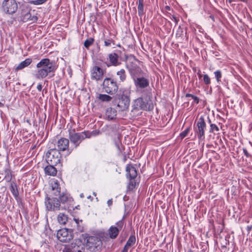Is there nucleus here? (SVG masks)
<instances>
[{"mask_svg": "<svg viewBox=\"0 0 252 252\" xmlns=\"http://www.w3.org/2000/svg\"><path fill=\"white\" fill-rule=\"evenodd\" d=\"M36 67L37 70L35 71L34 76L38 79H43L50 74H52L50 77L53 76L57 68L55 62L48 58L41 59L36 64Z\"/></svg>", "mask_w": 252, "mask_h": 252, "instance_id": "f257e3e1", "label": "nucleus"}, {"mask_svg": "<svg viewBox=\"0 0 252 252\" xmlns=\"http://www.w3.org/2000/svg\"><path fill=\"white\" fill-rule=\"evenodd\" d=\"M69 138L75 148H77L80 143L86 138H90L92 134L88 132H76L75 129L68 130Z\"/></svg>", "mask_w": 252, "mask_h": 252, "instance_id": "f03ea898", "label": "nucleus"}, {"mask_svg": "<svg viewBox=\"0 0 252 252\" xmlns=\"http://www.w3.org/2000/svg\"><path fill=\"white\" fill-rule=\"evenodd\" d=\"M102 88L103 91L110 94H116L119 89V84L116 80L111 77H106L103 81Z\"/></svg>", "mask_w": 252, "mask_h": 252, "instance_id": "7ed1b4c3", "label": "nucleus"}, {"mask_svg": "<svg viewBox=\"0 0 252 252\" xmlns=\"http://www.w3.org/2000/svg\"><path fill=\"white\" fill-rule=\"evenodd\" d=\"M73 199L69 195L67 194H63L60 196L59 198L56 197L50 198L46 196L45 200V205H60V203L62 204H68L70 205L73 202Z\"/></svg>", "mask_w": 252, "mask_h": 252, "instance_id": "20e7f679", "label": "nucleus"}, {"mask_svg": "<svg viewBox=\"0 0 252 252\" xmlns=\"http://www.w3.org/2000/svg\"><path fill=\"white\" fill-rule=\"evenodd\" d=\"M130 92L128 89H125L120 94L117 106L121 111L127 109L130 104Z\"/></svg>", "mask_w": 252, "mask_h": 252, "instance_id": "39448f33", "label": "nucleus"}, {"mask_svg": "<svg viewBox=\"0 0 252 252\" xmlns=\"http://www.w3.org/2000/svg\"><path fill=\"white\" fill-rule=\"evenodd\" d=\"M61 155L56 148L50 149L46 154V160L48 164L58 165L60 163Z\"/></svg>", "mask_w": 252, "mask_h": 252, "instance_id": "423d86ee", "label": "nucleus"}, {"mask_svg": "<svg viewBox=\"0 0 252 252\" xmlns=\"http://www.w3.org/2000/svg\"><path fill=\"white\" fill-rule=\"evenodd\" d=\"M100 239L96 236H89L87 238L86 247L92 252H95L98 247L101 245Z\"/></svg>", "mask_w": 252, "mask_h": 252, "instance_id": "0eeeda50", "label": "nucleus"}, {"mask_svg": "<svg viewBox=\"0 0 252 252\" xmlns=\"http://www.w3.org/2000/svg\"><path fill=\"white\" fill-rule=\"evenodd\" d=\"M126 67L128 70L129 73L133 80L143 75V71L135 63L131 62L129 64H127Z\"/></svg>", "mask_w": 252, "mask_h": 252, "instance_id": "6e6552de", "label": "nucleus"}, {"mask_svg": "<svg viewBox=\"0 0 252 252\" xmlns=\"http://www.w3.org/2000/svg\"><path fill=\"white\" fill-rule=\"evenodd\" d=\"M57 237L62 242H68L73 239L72 231L67 228H63L58 230Z\"/></svg>", "mask_w": 252, "mask_h": 252, "instance_id": "1a4fd4ad", "label": "nucleus"}, {"mask_svg": "<svg viewBox=\"0 0 252 252\" xmlns=\"http://www.w3.org/2000/svg\"><path fill=\"white\" fill-rule=\"evenodd\" d=\"M206 127V125L204 117L201 116L197 122L196 128L195 130L199 140H203L205 138V129Z\"/></svg>", "mask_w": 252, "mask_h": 252, "instance_id": "9d476101", "label": "nucleus"}, {"mask_svg": "<svg viewBox=\"0 0 252 252\" xmlns=\"http://www.w3.org/2000/svg\"><path fill=\"white\" fill-rule=\"evenodd\" d=\"M18 8V5L15 0H4L2 3V9L7 14L14 13Z\"/></svg>", "mask_w": 252, "mask_h": 252, "instance_id": "9b49d317", "label": "nucleus"}, {"mask_svg": "<svg viewBox=\"0 0 252 252\" xmlns=\"http://www.w3.org/2000/svg\"><path fill=\"white\" fill-rule=\"evenodd\" d=\"M133 107L134 109L137 110H150V105L148 102L144 101V98L142 96L139 97L136 99L133 102Z\"/></svg>", "mask_w": 252, "mask_h": 252, "instance_id": "f8f14e48", "label": "nucleus"}, {"mask_svg": "<svg viewBox=\"0 0 252 252\" xmlns=\"http://www.w3.org/2000/svg\"><path fill=\"white\" fill-rule=\"evenodd\" d=\"M133 82L137 90L144 89L149 86V80L143 75L134 79Z\"/></svg>", "mask_w": 252, "mask_h": 252, "instance_id": "ddd939ff", "label": "nucleus"}, {"mask_svg": "<svg viewBox=\"0 0 252 252\" xmlns=\"http://www.w3.org/2000/svg\"><path fill=\"white\" fill-rule=\"evenodd\" d=\"M104 76V70L99 66H94L91 69V77L92 80L99 81Z\"/></svg>", "mask_w": 252, "mask_h": 252, "instance_id": "4468645a", "label": "nucleus"}, {"mask_svg": "<svg viewBox=\"0 0 252 252\" xmlns=\"http://www.w3.org/2000/svg\"><path fill=\"white\" fill-rule=\"evenodd\" d=\"M20 11L22 18V20L23 22L32 20V19H31V9L26 4H23L20 6Z\"/></svg>", "mask_w": 252, "mask_h": 252, "instance_id": "2eb2a0df", "label": "nucleus"}, {"mask_svg": "<svg viewBox=\"0 0 252 252\" xmlns=\"http://www.w3.org/2000/svg\"><path fill=\"white\" fill-rule=\"evenodd\" d=\"M71 245L73 252H85L86 245L80 239H75Z\"/></svg>", "mask_w": 252, "mask_h": 252, "instance_id": "dca6fc26", "label": "nucleus"}, {"mask_svg": "<svg viewBox=\"0 0 252 252\" xmlns=\"http://www.w3.org/2000/svg\"><path fill=\"white\" fill-rule=\"evenodd\" d=\"M69 140L65 138H62L57 142V150L64 151L68 150Z\"/></svg>", "mask_w": 252, "mask_h": 252, "instance_id": "f3484780", "label": "nucleus"}, {"mask_svg": "<svg viewBox=\"0 0 252 252\" xmlns=\"http://www.w3.org/2000/svg\"><path fill=\"white\" fill-rule=\"evenodd\" d=\"M126 176L129 179H134L137 176V171L136 168L132 165H127L126 167Z\"/></svg>", "mask_w": 252, "mask_h": 252, "instance_id": "a211bd4d", "label": "nucleus"}, {"mask_svg": "<svg viewBox=\"0 0 252 252\" xmlns=\"http://www.w3.org/2000/svg\"><path fill=\"white\" fill-rule=\"evenodd\" d=\"M50 186L53 191V194L57 196L60 194L61 192V188L58 181L57 180H53L51 182Z\"/></svg>", "mask_w": 252, "mask_h": 252, "instance_id": "6ab92c4d", "label": "nucleus"}, {"mask_svg": "<svg viewBox=\"0 0 252 252\" xmlns=\"http://www.w3.org/2000/svg\"><path fill=\"white\" fill-rule=\"evenodd\" d=\"M105 116L108 120H113L116 117L117 111L113 108L109 107L106 110Z\"/></svg>", "mask_w": 252, "mask_h": 252, "instance_id": "aec40b11", "label": "nucleus"}, {"mask_svg": "<svg viewBox=\"0 0 252 252\" xmlns=\"http://www.w3.org/2000/svg\"><path fill=\"white\" fill-rule=\"evenodd\" d=\"M57 165L49 164L45 167L44 171L46 174L50 176H55L57 174V170L55 167Z\"/></svg>", "mask_w": 252, "mask_h": 252, "instance_id": "412c9836", "label": "nucleus"}, {"mask_svg": "<svg viewBox=\"0 0 252 252\" xmlns=\"http://www.w3.org/2000/svg\"><path fill=\"white\" fill-rule=\"evenodd\" d=\"M32 62V60L31 58H27L25 61L20 63L15 68V70L18 71L21 70L26 67L28 66Z\"/></svg>", "mask_w": 252, "mask_h": 252, "instance_id": "4be33fe9", "label": "nucleus"}, {"mask_svg": "<svg viewBox=\"0 0 252 252\" xmlns=\"http://www.w3.org/2000/svg\"><path fill=\"white\" fill-rule=\"evenodd\" d=\"M109 60L112 65L114 66H117L119 64L118 63V55L115 53H111L109 54Z\"/></svg>", "mask_w": 252, "mask_h": 252, "instance_id": "5701e85b", "label": "nucleus"}, {"mask_svg": "<svg viewBox=\"0 0 252 252\" xmlns=\"http://www.w3.org/2000/svg\"><path fill=\"white\" fill-rule=\"evenodd\" d=\"M116 75L118 77L119 82L120 83L124 82L126 80V74L124 69H121L116 72Z\"/></svg>", "mask_w": 252, "mask_h": 252, "instance_id": "b1692460", "label": "nucleus"}, {"mask_svg": "<svg viewBox=\"0 0 252 252\" xmlns=\"http://www.w3.org/2000/svg\"><path fill=\"white\" fill-rule=\"evenodd\" d=\"M109 235L111 238L115 239L118 235L119 233V228L116 226H111L109 229Z\"/></svg>", "mask_w": 252, "mask_h": 252, "instance_id": "393cba45", "label": "nucleus"}, {"mask_svg": "<svg viewBox=\"0 0 252 252\" xmlns=\"http://www.w3.org/2000/svg\"><path fill=\"white\" fill-rule=\"evenodd\" d=\"M10 190L15 197L16 198L18 196L19 192L15 182L13 181L11 182L10 186Z\"/></svg>", "mask_w": 252, "mask_h": 252, "instance_id": "a878e982", "label": "nucleus"}, {"mask_svg": "<svg viewBox=\"0 0 252 252\" xmlns=\"http://www.w3.org/2000/svg\"><path fill=\"white\" fill-rule=\"evenodd\" d=\"M97 98L100 101L105 102H110L112 99L111 96L106 94H99Z\"/></svg>", "mask_w": 252, "mask_h": 252, "instance_id": "bb28decb", "label": "nucleus"}, {"mask_svg": "<svg viewBox=\"0 0 252 252\" xmlns=\"http://www.w3.org/2000/svg\"><path fill=\"white\" fill-rule=\"evenodd\" d=\"M67 220H68V218H67V216L63 214V213H60L59 215H58V222L61 224H65L66 222V221H67Z\"/></svg>", "mask_w": 252, "mask_h": 252, "instance_id": "cd10ccee", "label": "nucleus"}, {"mask_svg": "<svg viewBox=\"0 0 252 252\" xmlns=\"http://www.w3.org/2000/svg\"><path fill=\"white\" fill-rule=\"evenodd\" d=\"M12 179V175L11 171L8 169H6L4 170V180L7 182H10Z\"/></svg>", "mask_w": 252, "mask_h": 252, "instance_id": "c85d7f7f", "label": "nucleus"}, {"mask_svg": "<svg viewBox=\"0 0 252 252\" xmlns=\"http://www.w3.org/2000/svg\"><path fill=\"white\" fill-rule=\"evenodd\" d=\"M136 241V238L135 236L131 235L129 237L128 240L127 241L125 246L127 248H129L130 247L134 245Z\"/></svg>", "mask_w": 252, "mask_h": 252, "instance_id": "c756f323", "label": "nucleus"}, {"mask_svg": "<svg viewBox=\"0 0 252 252\" xmlns=\"http://www.w3.org/2000/svg\"><path fill=\"white\" fill-rule=\"evenodd\" d=\"M138 14L139 16H141L144 13L143 0H138Z\"/></svg>", "mask_w": 252, "mask_h": 252, "instance_id": "7c9ffc66", "label": "nucleus"}, {"mask_svg": "<svg viewBox=\"0 0 252 252\" xmlns=\"http://www.w3.org/2000/svg\"><path fill=\"white\" fill-rule=\"evenodd\" d=\"M94 40L93 38H89L84 41V45L86 48L88 49L94 43Z\"/></svg>", "mask_w": 252, "mask_h": 252, "instance_id": "2f4dec72", "label": "nucleus"}, {"mask_svg": "<svg viewBox=\"0 0 252 252\" xmlns=\"http://www.w3.org/2000/svg\"><path fill=\"white\" fill-rule=\"evenodd\" d=\"M115 145L117 147V149L119 151H121V146H122V143L121 142L120 137L118 136L117 138L114 140Z\"/></svg>", "mask_w": 252, "mask_h": 252, "instance_id": "473e14b6", "label": "nucleus"}, {"mask_svg": "<svg viewBox=\"0 0 252 252\" xmlns=\"http://www.w3.org/2000/svg\"><path fill=\"white\" fill-rule=\"evenodd\" d=\"M136 182L134 179H130L127 189L128 190H132L135 187Z\"/></svg>", "mask_w": 252, "mask_h": 252, "instance_id": "72a5a7b5", "label": "nucleus"}, {"mask_svg": "<svg viewBox=\"0 0 252 252\" xmlns=\"http://www.w3.org/2000/svg\"><path fill=\"white\" fill-rule=\"evenodd\" d=\"M214 74L217 82H219L220 81V78H221V72L220 70H218L214 72Z\"/></svg>", "mask_w": 252, "mask_h": 252, "instance_id": "f704fd0d", "label": "nucleus"}, {"mask_svg": "<svg viewBox=\"0 0 252 252\" xmlns=\"http://www.w3.org/2000/svg\"><path fill=\"white\" fill-rule=\"evenodd\" d=\"M112 43H113V45L115 44L114 41L112 39H105L104 40V45L106 47L110 46Z\"/></svg>", "mask_w": 252, "mask_h": 252, "instance_id": "c9c22d12", "label": "nucleus"}, {"mask_svg": "<svg viewBox=\"0 0 252 252\" xmlns=\"http://www.w3.org/2000/svg\"><path fill=\"white\" fill-rule=\"evenodd\" d=\"M214 131H219V128L215 124H211L210 132H213Z\"/></svg>", "mask_w": 252, "mask_h": 252, "instance_id": "e433bc0d", "label": "nucleus"}, {"mask_svg": "<svg viewBox=\"0 0 252 252\" xmlns=\"http://www.w3.org/2000/svg\"><path fill=\"white\" fill-rule=\"evenodd\" d=\"M47 1V0H32L30 2L31 3L33 4L34 5H40L44 3Z\"/></svg>", "mask_w": 252, "mask_h": 252, "instance_id": "4c0bfd02", "label": "nucleus"}, {"mask_svg": "<svg viewBox=\"0 0 252 252\" xmlns=\"http://www.w3.org/2000/svg\"><path fill=\"white\" fill-rule=\"evenodd\" d=\"M203 81L206 85H209L210 84V78L207 74H205L203 76Z\"/></svg>", "mask_w": 252, "mask_h": 252, "instance_id": "58836bf2", "label": "nucleus"}, {"mask_svg": "<svg viewBox=\"0 0 252 252\" xmlns=\"http://www.w3.org/2000/svg\"><path fill=\"white\" fill-rule=\"evenodd\" d=\"M189 127H188L184 131H183L182 132L180 133V136L182 138H184L188 134L189 131Z\"/></svg>", "mask_w": 252, "mask_h": 252, "instance_id": "ea45409f", "label": "nucleus"}, {"mask_svg": "<svg viewBox=\"0 0 252 252\" xmlns=\"http://www.w3.org/2000/svg\"><path fill=\"white\" fill-rule=\"evenodd\" d=\"M117 227L119 228V231L121 230L123 225H124V221L123 220H119L116 223Z\"/></svg>", "mask_w": 252, "mask_h": 252, "instance_id": "a19ab883", "label": "nucleus"}, {"mask_svg": "<svg viewBox=\"0 0 252 252\" xmlns=\"http://www.w3.org/2000/svg\"><path fill=\"white\" fill-rule=\"evenodd\" d=\"M171 19L174 21L175 25L177 24L179 20L175 16H172Z\"/></svg>", "mask_w": 252, "mask_h": 252, "instance_id": "79ce46f5", "label": "nucleus"}, {"mask_svg": "<svg viewBox=\"0 0 252 252\" xmlns=\"http://www.w3.org/2000/svg\"><path fill=\"white\" fill-rule=\"evenodd\" d=\"M194 101V102L196 103V104H198L199 102V99L198 97H197L196 96H193V98H192Z\"/></svg>", "mask_w": 252, "mask_h": 252, "instance_id": "37998d69", "label": "nucleus"}, {"mask_svg": "<svg viewBox=\"0 0 252 252\" xmlns=\"http://www.w3.org/2000/svg\"><path fill=\"white\" fill-rule=\"evenodd\" d=\"M243 153L247 157H250V155L246 149H243Z\"/></svg>", "mask_w": 252, "mask_h": 252, "instance_id": "c03bdc74", "label": "nucleus"}, {"mask_svg": "<svg viewBox=\"0 0 252 252\" xmlns=\"http://www.w3.org/2000/svg\"><path fill=\"white\" fill-rule=\"evenodd\" d=\"M37 89L39 92H41L42 91V86L41 84L39 83L38 84V85L37 86Z\"/></svg>", "mask_w": 252, "mask_h": 252, "instance_id": "a18cd8bd", "label": "nucleus"}, {"mask_svg": "<svg viewBox=\"0 0 252 252\" xmlns=\"http://www.w3.org/2000/svg\"><path fill=\"white\" fill-rule=\"evenodd\" d=\"M77 227V229L78 231L80 232L83 231V227L80 225L79 224L78 225H76Z\"/></svg>", "mask_w": 252, "mask_h": 252, "instance_id": "49530a36", "label": "nucleus"}, {"mask_svg": "<svg viewBox=\"0 0 252 252\" xmlns=\"http://www.w3.org/2000/svg\"><path fill=\"white\" fill-rule=\"evenodd\" d=\"M74 220L76 225H78L80 222H82V220H79L78 219H74Z\"/></svg>", "mask_w": 252, "mask_h": 252, "instance_id": "de8ad7c7", "label": "nucleus"}, {"mask_svg": "<svg viewBox=\"0 0 252 252\" xmlns=\"http://www.w3.org/2000/svg\"><path fill=\"white\" fill-rule=\"evenodd\" d=\"M252 225H248L246 227V229L248 233L250 232V231L252 230Z\"/></svg>", "mask_w": 252, "mask_h": 252, "instance_id": "09e8293b", "label": "nucleus"}, {"mask_svg": "<svg viewBox=\"0 0 252 252\" xmlns=\"http://www.w3.org/2000/svg\"><path fill=\"white\" fill-rule=\"evenodd\" d=\"M129 248L126 247V246H124L123 250L121 252H127Z\"/></svg>", "mask_w": 252, "mask_h": 252, "instance_id": "8fccbe9b", "label": "nucleus"}, {"mask_svg": "<svg viewBox=\"0 0 252 252\" xmlns=\"http://www.w3.org/2000/svg\"><path fill=\"white\" fill-rule=\"evenodd\" d=\"M183 32V31L181 30L180 31H177V32L176 33L177 36H180Z\"/></svg>", "mask_w": 252, "mask_h": 252, "instance_id": "3c124183", "label": "nucleus"}, {"mask_svg": "<svg viewBox=\"0 0 252 252\" xmlns=\"http://www.w3.org/2000/svg\"><path fill=\"white\" fill-rule=\"evenodd\" d=\"M194 95L192 94H186V97H191L192 98H193V96H194Z\"/></svg>", "mask_w": 252, "mask_h": 252, "instance_id": "603ef678", "label": "nucleus"}, {"mask_svg": "<svg viewBox=\"0 0 252 252\" xmlns=\"http://www.w3.org/2000/svg\"><path fill=\"white\" fill-rule=\"evenodd\" d=\"M235 207H236L237 208H239V206H231L232 210L235 211V213H237V211H235Z\"/></svg>", "mask_w": 252, "mask_h": 252, "instance_id": "864d4df0", "label": "nucleus"}, {"mask_svg": "<svg viewBox=\"0 0 252 252\" xmlns=\"http://www.w3.org/2000/svg\"><path fill=\"white\" fill-rule=\"evenodd\" d=\"M113 203L112 199H109L107 201V204L108 205H111Z\"/></svg>", "mask_w": 252, "mask_h": 252, "instance_id": "5fc2aeb1", "label": "nucleus"}, {"mask_svg": "<svg viewBox=\"0 0 252 252\" xmlns=\"http://www.w3.org/2000/svg\"><path fill=\"white\" fill-rule=\"evenodd\" d=\"M224 241H225V246H224V247H225V246H226V245H227V244H229V242H228V240H227V238H226V237H225Z\"/></svg>", "mask_w": 252, "mask_h": 252, "instance_id": "6e6d98bb", "label": "nucleus"}, {"mask_svg": "<svg viewBox=\"0 0 252 252\" xmlns=\"http://www.w3.org/2000/svg\"><path fill=\"white\" fill-rule=\"evenodd\" d=\"M80 196V197H81V198H83L84 196L83 193H81Z\"/></svg>", "mask_w": 252, "mask_h": 252, "instance_id": "4d7b16f0", "label": "nucleus"}, {"mask_svg": "<svg viewBox=\"0 0 252 252\" xmlns=\"http://www.w3.org/2000/svg\"><path fill=\"white\" fill-rule=\"evenodd\" d=\"M3 106V103H2L1 102H0V107H2Z\"/></svg>", "mask_w": 252, "mask_h": 252, "instance_id": "13d9d810", "label": "nucleus"}, {"mask_svg": "<svg viewBox=\"0 0 252 252\" xmlns=\"http://www.w3.org/2000/svg\"><path fill=\"white\" fill-rule=\"evenodd\" d=\"M87 198H88V199H91V198H92V196H91V195H89V196H88L87 197Z\"/></svg>", "mask_w": 252, "mask_h": 252, "instance_id": "bf43d9fd", "label": "nucleus"}, {"mask_svg": "<svg viewBox=\"0 0 252 252\" xmlns=\"http://www.w3.org/2000/svg\"><path fill=\"white\" fill-rule=\"evenodd\" d=\"M208 122H209V123H210V124L211 123V120H210V119H209V117H208Z\"/></svg>", "mask_w": 252, "mask_h": 252, "instance_id": "052dcab7", "label": "nucleus"}, {"mask_svg": "<svg viewBox=\"0 0 252 252\" xmlns=\"http://www.w3.org/2000/svg\"><path fill=\"white\" fill-rule=\"evenodd\" d=\"M78 207H79V206H76L75 207V208H76V209H78Z\"/></svg>", "mask_w": 252, "mask_h": 252, "instance_id": "680f3d73", "label": "nucleus"}, {"mask_svg": "<svg viewBox=\"0 0 252 252\" xmlns=\"http://www.w3.org/2000/svg\"><path fill=\"white\" fill-rule=\"evenodd\" d=\"M200 72H201V71H200V70H199V71H198V73H197V74H199V73H200Z\"/></svg>", "mask_w": 252, "mask_h": 252, "instance_id": "e2e57ef3", "label": "nucleus"}, {"mask_svg": "<svg viewBox=\"0 0 252 252\" xmlns=\"http://www.w3.org/2000/svg\"><path fill=\"white\" fill-rule=\"evenodd\" d=\"M148 96H150L148 94L146 95V98L148 97Z\"/></svg>", "mask_w": 252, "mask_h": 252, "instance_id": "0e129e2a", "label": "nucleus"}, {"mask_svg": "<svg viewBox=\"0 0 252 252\" xmlns=\"http://www.w3.org/2000/svg\"><path fill=\"white\" fill-rule=\"evenodd\" d=\"M94 195L95 196L96 195V193L95 192H94L93 193Z\"/></svg>", "mask_w": 252, "mask_h": 252, "instance_id": "69168bd1", "label": "nucleus"}]
</instances>
